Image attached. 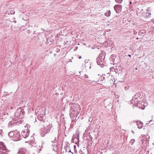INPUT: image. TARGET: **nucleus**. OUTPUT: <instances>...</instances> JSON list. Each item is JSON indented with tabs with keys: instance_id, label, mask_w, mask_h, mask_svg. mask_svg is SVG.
<instances>
[{
	"instance_id": "c85d7f7f",
	"label": "nucleus",
	"mask_w": 154,
	"mask_h": 154,
	"mask_svg": "<svg viewBox=\"0 0 154 154\" xmlns=\"http://www.w3.org/2000/svg\"><path fill=\"white\" fill-rule=\"evenodd\" d=\"M130 4H131L132 3L131 2H130Z\"/></svg>"
},
{
	"instance_id": "9d476101",
	"label": "nucleus",
	"mask_w": 154,
	"mask_h": 154,
	"mask_svg": "<svg viewBox=\"0 0 154 154\" xmlns=\"http://www.w3.org/2000/svg\"><path fill=\"white\" fill-rule=\"evenodd\" d=\"M116 57V55L115 54L112 55L110 57L109 60H110L112 62H114L115 60V59Z\"/></svg>"
},
{
	"instance_id": "f257e3e1",
	"label": "nucleus",
	"mask_w": 154,
	"mask_h": 154,
	"mask_svg": "<svg viewBox=\"0 0 154 154\" xmlns=\"http://www.w3.org/2000/svg\"><path fill=\"white\" fill-rule=\"evenodd\" d=\"M35 121L40 125L44 126V128L41 131V135L44 137L46 134L50 132L51 128L53 127L51 124H49L47 121H46L45 117L42 115H40L35 118Z\"/></svg>"
},
{
	"instance_id": "ddd939ff",
	"label": "nucleus",
	"mask_w": 154,
	"mask_h": 154,
	"mask_svg": "<svg viewBox=\"0 0 154 154\" xmlns=\"http://www.w3.org/2000/svg\"><path fill=\"white\" fill-rule=\"evenodd\" d=\"M14 133L13 131H11V132H10L9 133L8 135L10 137H12V138H13V135H14Z\"/></svg>"
},
{
	"instance_id": "20e7f679",
	"label": "nucleus",
	"mask_w": 154,
	"mask_h": 154,
	"mask_svg": "<svg viewBox=\"0 0 154 154\" xmlns=\"http://www.w3.org/2000/svg\"><path fill=\"white\" fill-rule=\"evenodd\" d=\"M28 126H29V125L27 124L26 125L21 133L22 136L25 138L27 137L29 134L30 131L28 128Z\"/></svg>"
},
{
	"instance_id": "393cba45",
	"label": "nucleus",
	"mask_w": 154,
	"mask_h": 154,
	"mask_svg": "<svg viewBox=\"0 0 154 154\" xmlns=\"http://www.w3.org/2000/svg\"><path fill=\"white\" fill-rule=\"evenodd\" d=\"M15 12L14 11H12V12H10V13L11 14H14Z\"/></svg>"
},
{
	"instance_id": "b1692460",
	"label": "nucleus",
	"mask_w": 154,
	"mask_h": 154,
	"mask_svg": "<svg viewBox=\"0 0 154 154\" xmlns=\"http://www.w3.org/2000/svg\"><path fill=\"white\" fill-rule=\"evenodd\" d=\"M84 77L86 78H88V75H84Z\"/></svg>"
},
{
	"instance_id": "9b49d317",
	"label": "nucleus",
	"mask_w": 154,
	"mask_h": 154,
	"mask_svg": "<svg viewBox=\"0 0 154 154\" xmlns=\"http://www.w3.org/2000/svg\"><path fill=\"white\" fill-rule=\"evenodd\" d=\"M111 12L109 10L107 11L105 13V15L106 17H109L110 16Z\"/></svg>"
},
{
	"instance_id": "423d86ee",
	"label": "nucleus",
	"mask_w": 154,
	"mask_h": 154,
	"mask_svg": "<svg viewBox=\"0 0 154 154\" xmlns=\"http://www.w3.org/2000/svg\"><path fill=\"white\" fill-rule=\"evenodd\" d=\"M70 107V111H73L74 112L76 111L77 110L78 108H79V105L78 104L75 103H71L69 104Z\"/></svg>"
},
{
	"instance_id": "473e14b6",
	"label": "nucleus",
	"mask_w": 154,
	"mask_h": 154,
	"mask_svg": "<svg viewBox=\"0 0 154 154\" xmlns=\"http://www.w3.org/2000/svg\"><path fill=\"white\" fill-rule=\"evenodd\" d=\"M41 150V148L40 149V150Z\"/></svg>"
},
{
	"instance_id": "cd10ccee",
	"label": "nucleus",
	"mask_w": 154,
	"mask_h": 154,
	"mask_svg": "<svg viewBox=\"0 0 154 154\" xmlns=\"http://www.w3.org/2000/svg\"><path fill=\"white\" fill-rule=\"evenodd\" d=\"M141 35L142 36H144V33H142Z\"/></svg>"
},
{
	"instance_id": "bb28decb",
	"label": "nucleus",
	"mask_w": 154,
	"mask_h": 154,
	"mask_svg": "<svg viewBox=\"0 0 154 154\" xmlns=\"http://www.w3.org/2000/svg\"><path fill=\"white\" fill-rule=\"evenodd\" d=\"M79 59H81L82 58V57H81V56H80L79 57Z\"/></svg>"
},
{
	"instance_id": "1a4fd4ad",
	"label": "nucleus",
	"mask_w": 154,
	"mask_h": 154,
	"mask_svg": "<svg viewBox=\"0 0 154 154\" xmlns=\"http://www.w3.org/2000/svg\"><path fill=\"white\" fill-rule=\"evenodd\" d=\"M136 124L137 126V127L139 129H140L142 128L143 124L140 121H137L136 122Z\"/></svg>"
},
{
	"instance_id": "39448f33",
	"label": "nucleus",
	"mask_w": 154,
	"mask_h": 154,
	"mask_svg": "<svg viewBox=\"0 0 154 154\" xmlns=\"http://www.w3.org/2000/svg\"><path fill=\"white\" fill-rule=\"evenodd\" d=\"M14 117L16 120L22 119L23 117V112H22L21 109H17L16 110L14 114Z\"/></svg>"
},
{
	"instance_id": "2eb2a0df",
	"label": "nucleus",
	"mask_w": 154,
	"mask_h": 154,
	"mask_svg": "<svg viewBox=\"0 0 154 154\" xmlns=\"http://www.w3.org/2000/svg\"><path fill=\"white\" fill-rule=\"evenodd\" d=\"M115 1L118 3H120L122 2L123 0H115Z\"/></svg>"
},
{
	"instance_id": "5701e85b",
	"label": "nucleus",
	"mask_w": 154,
	"mask_h": 154,
	"mask_svg": "<svg viewBox=\"0 0 154 154\" xmlns=\"http://www.w3.org/2000/svg\"><path fill=\"white\" fill-rule=\"evenodd\" d=\"M56 138H55V139L53 141H52L51 142L52 143H55L56 142Z\"/></svg>"
},
{
	"instance_id": "a878e982",
	"label": "nucleus",
	"mask_w": 154,
	"mask_h": 154,
	"mask_svg": "<svg viewBox=\"0 0 154 154\" xmlns=\"http://www.w3.org/2000/svg\"><path fill=\"white\" fill-rule=\"evenodd\" d=\"M68 152H71L72 154H73V152H71V150L70 149H69V151H68Z\"/></svg>"
},
{
	"instance_id": "aec40b11",
	"label": "nucleus",
	"mask_w": 154,
	"mask_h": 154,
	"mask_svg": "<svg viewBox=\"0 0 154 154\" xmlns=\"http://www.w3.org/2000/svg\"><path fill=\"white\" fill-rule=\"evenodd\" d=\"M134 139H132L131 141V143H132H132H134Z\"/></svg>"
},
{
	"instance_id": "4be33fe9",
	"label": "nucleus",
	"mask_w": 154,
	"mask_h": 154,
	"mask_svg": "<svg viewBox=\"0 0 154 154\" xmlns=\"http://www.w3.org/2000/svg\"><path fill=\"white\" fill-rule=\"evenodd\" d=\"M2 130H0V135L1 136L2 133Z\"/></svg>"
},
{
	"instance_id": "412c9836",
	"label": "nucleus",
	"mask_w": 154,
	"mask_h": 154,
	"mask_svg": "<svg viewBox=\"0 0 154 154\" xmlns=\"http://www.w3.org/2000/svg\"><path fill=\"white\" fill-rule=\"evenodd\" d=\"M85 60V63H88V60Z\"/></svg>"
},
{
	"instance_id": "72a5a7b5",
	"label": "nucleus",
	"mask_w": 154,
	"mask_h": 154,
	"mask_svg": "<svg viewBox=\"0 0 154 154\" xmlns=\"http://www.w3.org/2000/svg\"><path fill=\"white\" fill-rule=\"evenodd\" d=\"M0 154H2V153L0 152Z\"/></svg>"
},
{
	"instance_id": "7c9ffc66",
	"label": "nucleus",
	"mask_w": 154,
	"mask_h": 154,
	"mask_svg": "<svg viewBox=\"0 0 154 154\" xmlns=\"http://www.w3.org/2000/svg\"><path fill=\"white\" fill-rule=\"evenodd\" d=\"M11 109H12V107H11Z\"/></svg>"
},
{
	"instance_id": "f03ea898",
	"label": "nucleus",
	"mask_w": 154,
	"mask_h": 154,
	"mask_svg": "<svg viewBox=\"0 0 154 154\" xmlns=\"http://www.w3.org/2000/svg\"><path fill=\"white\" fill-rule=\"evenodd\" d=\"M105 55L103 53H101L99 56L96 59V62L97 64L100 65L102 67H103L106 64V62L105 60Z\"/></svg>"
},
{
	"instance_id": "a211bd4d",
	"label": "nucleus",
	"mask_w": 154,
	"mask_h": 154,
	"mask_svg": "<svg viewBox=\"0 0 154 154\" xmlns=\"http://www.w3.org/2000/svg\"><path fill=\"white\" fill-rule=\"evenodd\" d=\"M105 79V77L103 76H101L100 79L101 80L103 81Z\"/></svg>"
},
{
	"instance_id": "0eeeda50",
	"label": "nucleus",
	"mask_w": 154,
	"mask_h": 154,
	"mask_svg": "<svg viewBox=\"0 0 154 154\" xmlns=\"http://www.w3.org/2000/svg\"><path fill=\"white\" fill-rule=\"evenodd\" d=\"M13 139L15 141H17L20 139V134L19 132H14V134L13 136Z\"/></svg>"
},
{
	"instance_id": "f3484780",
	"label": "nucleus",
	"mask_w": 154,
	"mask_h": 154,
	"mask_svg": "<svg viewBox=\"0 0 154 154\" xmlns=\"http://www.w3.org/2000/svg\"><path fill=\"white\" fill-rule=\"evenodd\" d=\"M89 122H91L92 121V118L91 117H89Z\"/></svg>"
},
{
	"instance_id": "dca6fc26",
	"label": "nucleus",
	"mask_w": 154,
	"mask_h": 154,
	"mask_svg": "<svg viewBox=\"0 0 154 154\" xmlns=\"http://www.w3.org/2000/svg\"><path fill=\"white\" fill-rule=\"evenodd\" d=\"M2 149H3V150H5L6 151L7 150V148L6 147V146H3Z\"/></svg>"
},
{
	"instance_id": "6e6552de",
	"label": "nucleus",
	"mask_w": 154,
	"mask_h": 154,
	"mask_svg": "<svg viewBox=\"0 0 154 154\" xmlns=\"http://www.w3.org/2000/svg\"><path fill=\"white\" fill-rule=\"evenodd\" d=\"M19 154H29L26 149L24 148L20 149L18 152Z\"/></svg>"
},
{
	"instance_id": "2f4dec72",
	"label": "nucleus",
	"mask_w": 154,
	"mask_h": 154,
	"mask_svg": "<svg viewBox=\"0 0 154 154\" xmlns=\"http://www.w3.org/2000/svg\"><path fill=\"white\" fill-rule=\"evenodd\" d=\"M137 39H138V38H136Z\"/></svg>"
},
{
	"instance_id": "6ab92c4d",
	"label": "nucleus",
	"mask_w": 154,
	"mask_h": 154,
	"mask_svg": "<svg viewBox=\"0 0 154 154\" xmlns=\"http://www.w3.org/2000/svg\"><path fill=\"white\" fill-rule=\"evenodd\" d=\"M118 6V5H116L114 7V8L115 10L116 11V12H117V11H116V8Z\"/></svg>"
},
{
	"instance_id": "7ed1b4c3",
	"label": "nucleus",
	"mask_w": 154,
	"mask_h": 154,
	"mask_svg": "<svg viewBox=\"0 0 154 154\" xmlns=\"http://www.w3.org/2000/svg\"><path fill=\"white\" fill-rule=\"evenodd\" d=\"M140 96L141 95L139 93H137L135 95L131 101V104L136 105L138 102H140Z\"/></svg>"
},
{
	"instance_id": "c756f323",
	"label": "nucleus",
	"mask_w": 154,
	"mask_h": 154,
	"mask_svg": "<svg viewBox=\"0 0 154 154\" xmlns=\"http://www.w3.org/2000/svg\"><path fill=\"white\" fill-rule=\"evenodd\" d=\"M128 56H129V57H130V56H131V55H128Z\"/></svg>"
},
{
	"instance_id": "4468645a",
	"label": "nucleus",
	"mask_w": 154,
	"mask_h": 154,
	"mask_svg": "<svg viewBox=\"0 0 154 154\" xmlns=\"http://www.w3.org/2000/svg\"><path fill=\"white\" fill-rule=\"evenodd\" d=\"M148 10L147 11V13H146V17H150V15H151L150 13H149L148 12Z\"/></svg>"
},
{
	"instance_id": "f8f14e48",
	"label": "nucleus",
	"mask_w": 154,
	"mask_h": 154,
	"mask_svg": "<svg viewBox=\"0 0 154 154\" xmlns=\"http://www.w3.org/2000/svg\"><path fill=\"white\" fill-rule=\"evenodd\" d=\"M64 149L65 150L66 152L69 150V149H70V147L68 145H66L64 147Z\"/></svg>"
}]
</instances>
